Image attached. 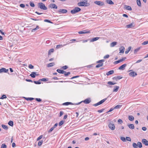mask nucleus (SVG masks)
<instances>
[{
	"instance_id": "1",
	"label": "nucleus",
	"mask_w": 148,
	"mask_h": 148,
	"mask_svg": "<svg viewBox=\"0 0 148 148\" xmlns=\"http://www.w3.org/2000/svg\"><path fill=\"white\" fill-rule=\"evenodd\" d=\"M38 8H40L41 10H46L47 9L45 5L42 3H39L38 4Z\"/></svg>"
},
{
	"instance_id": "2",
	"label": "nucleus",
	"mask_w": 148,
	"mask_h": 148,
	"mask_svg": "<svg viewBox=\"0 0 148 148\" xmlns=\"http://www.w3.org/2000/svg\"><path fill=\"white\" fill-rule=\"evenodd\" d=\"M77 5L79 6L87 7L90 5V4L84 1H81L78 3Z\"/></svg>"
},
{
	"instance_id": "3",
	"label": "nucleus",
	"mask_w": 148,
	"mask_h": 148,
	"mask_svg": "<svg viewBox=\"0 0 148 148\" xmlns=\"http://www.w3.org/2000/svg\"><path fill=\"white\" fill-rule=\"evenodd\" d=\"M81 10V9L78 7H75L73 10L71 11V12L73 14H74L77 13Z\"/></svg>"
},
{
	"instance_id": "4",
	"label": "nucleus",
	"mask_w": 148,
	"mask_h": 148,
	"mask_svg": "<svg viewBox=\"0 0 148 148\" xmlns=\"http://www.w3.org/2000/svg\"><path fill=\"white\" fill-rule=\"evenodd\" d=\"M107 99V98H105L101 100L99 102L93 105V106H99L100 104H101L102 103H103Z\"/></svg>"
},
{
	"instance_id": "5",
	"label": "nucleus",
	"mask_w": 148,
	"mask_h": 148,
	"mask_svg": "<svg viewBox=\"0 0 148 148\" xmlns=\"http://www.w3.org/2000/svg\"><path fill=\"white\" fill-rule=\"evenodd\" d=\"M48 7L49 8H50L51 9H57L58 8L57 6L54 3H51L48 6Z\"/></svg>"
},
{
	"instance_id": "6",
	"label": "nucleus",
	"mask_w": 148,
	"mask_h": 148,
	"mask_svg": "<svg viewBox=\"0 0 148 148\" xmlns=\"http://www.w3.org/2000/svg\"><path fill=\"white\" fill-rule=\"evenodd\" d=\"M94 3L100 6H101L104 5V3L103 2L101 1H94Z\"/></svg>"
},
{
	"instance_id": "7",
	"label": "nucleus",
	"mask_w": 148,
	"mask_h": 148,
	"mask_svg": "<svg viewBox=\"0 0 148 148\" xmlns=\"http://www.w3.org/2000/svg\"><path fill=\"white\" fill-rule=\"evenodd\" d=\"M8 69H6L4 68H2L0 69V73H8Z\"/></svg>"
},
{
	"instance_id": "8",
	"label": "nucleus",
	"mask_w": 148,
	"mask_h": 148,
	"mask_svg": "<svg viewBox=\"0 0 148 148\" xmlns=\"http://www.w3.org/2000/svg\"><path fill=\"white\" fill-rule=\"evenodd\" d=\"M81 103V102H79V103H75V104H74L73 103L71 102H66L64 103L63 104V105H65V106H67V105H70V104L77 105H79V104H80Z\"/></svg>"
},
{
	"instance_id": "9",
	"label": "nucleus",
	"mask_w": 148,
	"mask_h": 148,
	"mask_svg": "<svg viewBox=\"0 0 148 148\" xmlns=\"http://www.w3.org/2000/svg\"><path fill=\"white\" fill-rule=\"evenodd\" d=\"M108 126L111 130H114L115 126L114 123H110L108 125Z\"/></svg>"
},
{
	"instance_id": "10",
	"label": "nucleus",
	"mask_w": 148,
	"mask_h": 148,
	"mask_svg": "<svg viewBox=\"0 0 148 148\" xmlns=\"http://www.w3.org/2000/svg\"><path fill=\"white\" fill-rule=\"evenodd\" d=\"M57 12L59 13H66L67 12V10L66 9H60Z\"/></svg>"
},
{
	"instance_id": "11",
	"label": "nucleus",
	"mask_w": 148,
	"mask_h": 148,
	"mask_svg": "<svg viewBox=\"0 0 148 148\" xmlns=\"http://www.w3.org/2000/svg\"><path fill=\"white\" fill-rule=\"evenodd\" d=\"M91 100H90V98H88L85 99L84 101H82V102H83L85 104H87L91 102Z\"/></svg>"
},
{
	"instance_id": "12",
	"label": "nucleus",
	"mask_w": 148,
	"mask_h": 148,
	"mask_svg": "<svg viewBox=\"0 0 148 148\" xmlns=\"http://www.w3.org/2000/svg\"><path fill=\"white\" fill-rule=\"evenodd\" d=\"M129 75L130 76L133 77L137 75V74L136 72L134 71H132L130 73H129Z\"/></svg>"
},
{
	"instance_id": "13",
	"label": "nucleus",
	"mask_w": 148,
	"mask_h": 148,
	"mask_svg": "<svg viewBox=\"0 0 148 148\" xmlns=\"http://www.w3.org/2000/svg\"><path fill=\"white\" fill-rule=\"evenodd\" d=\"M87 30H85L82 31H80L78 32V33L79 34H87L90 33V31H86Z\"/></svg>"
},
{
	"instance_id": "14",
	"label": "nucleus",
	"mask_w": 148,
	"mask_h": 148,
	"mask_svg": "<svg viewBox=\"0 0 148 148\" xmlns=\"http://www.w3.org/2000/svg\"><path fill=\"white\" fill-rule=\"evenodd\" d=\"M134 23L132 22L130 24L126 25V27L127 28H131L134 27Z\"/></svg>"
},
{
	"instance_id": "15",
	"label": "nucleus",
	"mask_w": 148,
	"mask_h": 148,
	"mask_svg": "<svg viewBox=\"0 0 148 148\" xmlns=\"http://www.w3.org/2000/svg\"><path fill=\"white\" fill-rule=\"evenodd\" d=\"M142 143L146 146L148 145V141L145 139H143L142 140Z\"/></svg>"
},
{
	"instance_id": "16",
	"label": "nucleus",
	"mask_w": 148,
	"mask_h": 148,
	"mask_svg": "<svg viewBox=\"0 0 148 148\" xmlns=\"http://www.w3.org/2000/svg\"><path fill=\"white\" fill-rule=\"evenodd\" d=\"M127 66L126 64H124L119 68V69L121 70H124L125 69V67Z\"/></svg>"
},
{
	"instance_id": "17",
	"label": "nucleus",
	"mask_w": 148,
	"mask_h": 148,
	"mask_svg": "<svg viewBox=\"0 0 148 148\" xmlns=\"http://www.w3.org/2000/svg\"><path fill=\"white\" fill-rule=\"evenodd\" d=\"M36 72H33L30 74V76L32 78H35L36 75H38L36 74Z\"/></svg>"
},
{
	"instance_id": "18",
	"label": "nucleus",
	"mask_w": 148,
	"mask_h": 148,
	"mask_svg": "<svg viewBox=\"0 0 148 148\" xmlns=\"http://www.w3.org/2000/svg\"><path fill=\"white\" fill-rule=\"evenodd\" d=\"M125 48L123 46H121L119 49V53H123L124 52Z\"/></svg>"
},
{
	"instance_id": "19",
	"label": "nucleus",
	"mask_w": 148,
	"mask_h": 148,
	"mask_svg": "<svg viewBox=\"0 0 148 148\" xmlns=\"http://www.w3.org/2000/svg\"><path fill=\"white\" fill-rule=\"evenodd\" d=\"M122 78V77L118 76H115L113 78V79L115 80L116 81H117L118 79H120Z\"/></svg>"
},
{
	"instance_id": "20",
	"label": "nucleus",
	"mask_w": 148,
	"mask_h": 148,
	"mask_svg": "<svg viewBox=\"0 0 148 148\" xmlns=\"http://www.w3.org/2000/svg\"><path fill=\"white\" fill-rule=\"evenodd\" d=\"M56 71L58 73L61 74H64V73H65V72H66V71L60 69H57Z\"/></svg>"
},
{
	"instance_id": "21",
	"label": "nucleus",
	"mask_w": 148,
	"mask_h": 148,
	"mask_svg": "<svg viewBox=\"0 0 148 148\" xmlns=\"http://www.w3.org/2000/svg\"><path fill=\"white\" fill-rule=\"evenodd\" d=\"M67 44H68L66 43L64 45H57L56 47V48L58 49L59 48H61V47H63L64 46L66 45Z\"/></svg>"
},
{
	"instance_id": "22",
	"label": "nucleus",
	"mask_w": 148,
	"mask_h": 148,
	"mask_svg": "<svg viewBox=\"0 0 148 148\" xmlns=\"http://www.w3.org/2000/svg\"><path fill=\"white\" fill-rule=\"evenodd\" d=\"M127 125L131 129H133L134 128V125L133 124H128Z\"/></svg>"
},
{
	"instance_id": "23",
	"label": "nucleus",
	"mask_w": 148,
	"mask_h": 148,
	"mask_svg": "<svg viewBox=\"0 0 148 148\" xmlns=\"http://www.w3.org/2000/svg\"><path fill=\"white\" fill-rule=\"evenodd\" d=\"M125 8L126 10H132V9L131 7L130 6H127V5H125Z\"/></svg>"
},
{
	"instance_id": "24",
	"label": "nucleus",
	"mask_w": 148,
	"mask_h": 148,
	"mask_svg": "<svg viewBox=\"0 0 148 148\" xmlns=\"http://www.w3.org/2000/svg\"><path fill=\"white\" fill-rule=\"evenodd\" d=\"M114 73V71L113 70H110V71H109V72H108L107 73H106V75L107 76H108L112 74L113 73Z\"/></svg>"
},
{
	"instance_id": "25",
	"label": "nucleus",
	"mask_w": 148,
	"mask_h": 148,
	"mask_svg": "<svg viewBox=\"0 0 148 148\" xmlns=\"http://www.w3.org/2000/svg\"><path fill=\"white\" fill-rule=\"evenodd\" d=\"M99 37H96L92 38L90 40V42H92L95 41H96L99 39Z\"/></svg>"
},
{
	"instance_id": "26",
	"label": "nucleus",
	"mask_w": 148,
	"mask_h": 148,
	"mask_svg": "<svg viewBox=\"0 0 148 148\" xmlns=\"http://www.w3.org/2000/svg\"><path fill=\"white\" fill-rule=\"evenodd\" d=\"M128 119L130 121H132L134 120V118L133 116L129 115L128 116Z\"/></svg>"
},
{
	"instance_id": "27",
	"label": "nucleus",
	"mask_w": 148,
	"mask_h": 148,
	"mask_svg": "<svg viewBox=\"0 0 148 148\" xmlns=\"http://www.w3.org/2000/svg\"><path fill=\"white\" fill-rule=\"evenodd\" d=\"M124 60V59H121L115 62H114V64H116L123 61Z\"/></svg>"
},
{
	"instance_id": "28",
	"label": "nucleus",
	"mask_w": 148,
	"mask_h": 148,
	"mask_svg": "<svg viewBox=\"0 0 148 148\" xmlns=\"http://www.w3.org/2000/svg\"><path fill=\"white\" fill-rule=\"evenodd\" d=\"M106 2L107 3L110 5H113L114 3L111 0H106Z\"/></svg>"
},
{
	"instance_id": "29",
	"label": "nucleus",
	"mask_w": 148,
	"mask_h": 148,
	"mask_svg": "<svg viewBox=\"0 0 148 148\" xmlns=\"http://www.w3.org/2000/svg\"><path fill=\"white\" fill-rule=\"evenodd\" d=\"M55 65V64L54 62H52L49 64L47 65V67H51L54 66Z\"/></svg>"
},
{
	"instance_id": "30",
	"label": "nucleus",
	"mask_w": 148,
	"mask_h": 148,
	"mask_svg": "<svg viewBox=\"0 0 148 148\" xmlns=\"http://www.w3.org/2000/svg\"><path fill=\"white\" fill-rule=\"evenodd\" d=\"M48 80V79L44 78L39 80V81L46 82Z\"/></svg>"
},
{
	"instance_id": "31",
	"label": "nucleus",
	"mask_w": 148,
	"mask_h": 148,
	"mask_svg": "<svg viewBox=\"0 0 148 148\" xmlns=\"http://www.w3.org/2000/svg\"><path fill=\"white\" fill-rule=\"evenodd\" d=\"M25 99L27 101H32L34 99V98L32 97H24Z\"/></svg>"
},
{
	"instance_id": "32",
	"label": "nucleus",
	"mask_w": 148,
	"mask_h": 148,
	"mask_svg": "<svg viewBox=\"0 0 148 148\" xmlns=\"http://www.w3.org/2000/svg\"><path fill=\"white\" fill-rule=\"evenodd\" d=\"M8 124L10 126L12 127L14 125L13 121H10L8 123Z\"/></svg>"
},
{
	"instance_id": "33",
	"label": "nucleus",
	"mask_w": 148,
	"mask_h": 148,
	"mask_svg": "<svg viewBox=\"0 0 148 148\" xmlns=\"http://www.w3.org/2000/svg\"><path fill=\"white\" fill-rule=\"evenodd\" d=\"M117 44V42H112L110 44L111 47H114V46Z\"/></svg>"
},
{
	"instance_id": "34",
	"label": "nucleus",
	"mask_w": 148,
	"mask_h": 148,
	"mask_svg": "<svg viewBox=\"0 0 148 148\" xmlns=\"http://www.w3.org/2000/svg\"><path fill=\"white\" fill-rule=\"evenodd\" d=\"M1 126L5 130H7L8 129V127L5 125L2 124Z\"/></svg>"
},
{
	"instance_id": "35",
	"label": "nucleus",
	"mask_w": 148,
	"mask_h": 148,
	"mask_svg": "<svg viewBox=\"0 0 148 148\" xmlns=\"http://www.w3.org/2000/svg\"><path fill=\"white\" fill-rule=\"evenodd\" d=\"M137 5L140 7H141V3L140 0H137Z\"/></svg>"
},
{
	"instance_id": "36",
	"label": "nucleus",
	"mask_w": 148,
	"mask_h": 148,
	"mask_svg": "<svg viewBox=\"0 0 148 148\" xmlns=\"http://www.w3.org/2000/svg\"><path fill=\"white\" fill-rule=\"evenodd\" d=\"M115 87H116V88H114L113 89V92H116L118 91L119 88V87L117 86H115Z\"/></svg>"
},
{
	"instance_id": "37",
	"label": "nucleus",
	"mask_w": 148,
	"mask_h": 148,
	"mask_svg": "<svg viewBox=\"0 0 148 148\" xmlns=\"http://www.w3.org/2000/svg\"><path fill=\"white\" fill-rule=\"evenodd\" d=\"M38 29H39V26L38 25H37L36 28H35L34 29H33L32 30V32H34L35 31H36V30H37Z\"/></svg>"
},
{
	"instance_id": "38",
	"label": "nucleus",
	"mask_w": 148,
	"mask_h": 148,
	"mask_svg": "<svg viewBox=\"0 0 148 148\" xmlns=\"http://www.w3.org/2000/svg\"><path fill=\"white\" fill-rule=\"evenodd\" d=\"M137 146L139 147V148H141L142 147V143L141 142H138L137 143Z\"/></svg>"
},
{
	"instance_id": "39",
	"label": "nucleus",
	"mask_w": 148,
	"mask_h": 148,
	"mask_svg": "<svg viewBox=\"0 0 148 148\" xmlns=\"http://www.w3.org/2000/svg\"><path fill=\"white\" fill-rule=\"evenodd\" d=\"M131 47H129L128 48V49L127 50L125 51V53L126 54H127L128 52H129V51H130V50H131Z\"/></svg>"
},
{
	"instance_id": "40",
	"label": "nucleus",
	"mask_w": 148,
	"mask_h": 148,
	"mask_svg": "<svg viewBox=\"0 0 148 148\" xmlns=\"http://www.w3.org/2000/svg\"><path fill=\"white\" fill-rule=\"evenodd\" d=\"M103 63H99V64L97 65L96 66V68H99V67H100L101 66H103Z\"/></svg>"
},
{
	"instance_id": "41",
	"label": "nucleus",
	"mask_w": 148,
	"mask_h": 148,
	"mask_svg": "<svg viewBox=\"0 0 148 148\" xmlns=\"http://www.w3.org/2000/svg\"><path fill=\"white\" fill-rule=\"evenodd\" d=\"M121 106H122L121 105H117L116 106H115L114 108V109H118L120 107H121Z\"/></svg>"
},
{
	"instance_id": "42",
	"label": "nucleus",
	"mask_w": 148,
	"mask_h": 148,
	"mask_svg": "<svg viewBox=\"0 0 148 148\" xmlns=\"http://www.w3.org/2000/svg\"><path fill=\"white\" fill-rule=\"evenodd\" d=\"M140 47H139L137 48L136 49L134 50V54H136L137 52L140 49Z\"/></svg>"
},
{
	"instance_id": "43",
	"label": "nucleus",
	"mask_w": 148,
	"mask_h": 148,
	"mask_svg": "<svg viewBox=\"0 0 148 148\" xmlns=\"http://www.w3.org/2000/svg\"><path fill=\"white\" fill-rule=\"evenodd\" d=\"M116 84V83L115 82L113 83V82L110 81L108 82V84L109 85H114Z\"/></svg>"
},
{
	"instance_id": "44",
	"label": "nucleus",
	"mask_w": 148,
	"mask_h": 148,
	"mask_svg": "<svg viewBox=\"0 0 148 148\" xmlns=\"http://www.w3.org/2000/svg\"><path fill=\"white\" fill-rule=\"evenodd\" d=\"M44 21L45 22H48V23H51L52 24L53 23L50 21L48 19H45L44 20Z\"/></svg>"
},
{
	"instance_id": "45",
	"label": "nucleus",
	"mask_w": 148,
	"mask_h": 148,
	"mask_svg": "<svg viewBox=\"0 0 148 148\" xmlns=\"http://www.w3.org/2000/svg\"><path fill=\"white\" fill-rule=\"evenodd\" d=\"M54 51V49H51L50 50H49V52H48V55H49L51 54V53L53 52Z\"/></svg>"
},
{
	"instance_id": "46",
	"label": "nucleus",
	"mask_w": 148,
	"mask_h": 148,
	"mask_svg": "<svg viewBox=\"0 0 148 148\" xmlns=\"http://www.w3.org/2000/svg\"><path fill=\"white\" fill-rule=\"evenodd\" d=\"M104 60H101L97 61V63H102V62H104Z\"/></svg>"
},
{
	"instance_id": "47",
	"label": "nucleus",
	"mask_w": 148,
	"mask_h": 148,
	"mask_svg": "<svg viewBox=\"0 0 148 148\" xmlns=\"http://www.w3.org/2000/svg\"><path fill=\"white\" fill-rule=\"evenodd\" d=\"M7 146L5 144H3L1 146V148H6Z\"/></svg>"
},
{
	"instance_id": "48",
	"label": "nucleus",
	"mask_w": 148,
	"mask_h": 148,
	"mask_svg": "<svg viewBox=\"0 0 148 148\" xmlns=\"http://www.w3.org/2000/svg\"><path fill=\"white\" fill-rule=\"evenodd\" d=\"M6 97H7L5 95H3L1 97V98H0V99H4L6 98Z\"/></svg>"
},
{
	"instance_id": "49",
	"label": "nucleus",
	"mask_w": 148,
	"mask_h": 148,
	"mask_svg": "<svg viewBox=\"0 0 148 148\" xmlns=\"http://www.w3.org/2000/svg\"><path fill=\"white\" fill-rule=\"evenodd\" d=\"M64 122V121L63 120L61 121L59 123V125L60 126L62 125V124H63Z\"/></svg>"
},
{
	"instance_id": "50",
	"label": "nucleus",
	"mask_w": 148,
	"mask_h": 148,
	"mask_svg": "<svg viewBox=\"0 0 148 148\" xmlns=\"http://www.w3.org/2000/svg\"><path fill=\"white\" fill-rule=\"evenodd\" d=\"M121 139L123 142H126V139L124 137H121Z\"/></svg>"
},
{
	"instance_id": "51",
	"label": "nucleus",
	"mask_w": 148,
	"mask_h": 148,
	"mask_svg": "<svg viewBox=\"0 0 148 148\" xmlns=\"http://www.w3.org/2000/svg\"><path fill=\"white\" fill-rule=\"evenodd\" d=\"M133 146L134 148H137V144L135 143H133Z\"/></svg>"
},
{
	"instance_id": "52",
	"label": "nucleus",
	"mask_w": 148,
	"mask_h": 148,
	"mask_svg": "<svg viewBox=\"0 0 148 148\" xmlns=\"http://www.w3.org/2000/svg\"><path fill=\"white\" fill-rule=\"evenodd\" d=\"M34 82L36 84H41V83L40 82V81H34Z\"/></svg>"
},
{
	"instance_id": "53",
	"label": "nucleus",
	"mask_w": 148,
	"mask_h": 148,
	"mask_svg": "<svg viewBox=\"0 0 148 148\" xmlns=\"http://www.w3.org/2000/svg\"><path fill=\"white\" fill-rule=\"evenodd\" d=\"M126 141L127 140L129 141H131V139L130 138V137L126 136Z\"/></svg>"
},
{
	"instance_id": "54",
	"label": "nucleus",
	"mask_w": 148,
	"mask_h": 148,
	"mask_svg": "<svg viewBox=\"0 0 148 148\" xmlns=\"http://www.w3.org/2000/svg\"><path fill=\"white\" fill-rule=\"evenodd\" d=\"M42 140H40L39 141L38 144V145L39 146H40L42 145Z\"/></svg>"
},
{
	"instance_id": "55",
	"label": "nucleus",
	"mask_w": 148,
	"mask_h": 148,
	"mask_svg": "<svg viewBox=\"0 0 148 148\" xmlns=\"http://www.w3.org/2000/svg\"><path fill=\"white\" fill-rule=\"evenodd\" d=\"M147 44H148V41H144L142 44V45H145Z\"/></svg>"
},
{
	"instance_id": "56",
	"label": "nucleus",
	"mask_w": 148,
	"mask_h": 148,
	"mask_svg": "<svg viewBox=\"0 0 148 148\" xmlns=\"http://www.w3.org/2000/svg\"><path fill=\"white\" fill-rule=\"evenodd\" d=\"M30 5L32 7H34L35 6L33 2H30Z\"/></svg>"
},
{
	"instance_id": "57",
	"label": "nucleus",
	"mask_w": 148,
	"mask_h": 148,
	"mask_svg": "<svg viewBox=\"0 0 148 148\" xmlns=\"http://www.w3.org/2000/svg\"><path fill=\"white\" fill-rule=\"evenodd\" d=\"M68 68V66L66 65L62 67V69L63 70H66Z\"/></svg>"
},
{
	"instance_id": "58",
	"label": "nucleus",
	"mask_w": 148,
	"mask_h": 148,
	"mask_svg": "<svg viewBox=\"0 0 148 148\" xmlns=\"http://www.w3.org/2000/svg\"><path fill=\"white\" fill-rule=\"evenodd\" d=\"M28 67L30 69H33L34 68V66L31 64H29V65Z\"/></svg>"
},
{
	"instance_id": "59",
	"label": "nucleus",
	"mask_w": 148,
	"mask_h": 148,
	"mask_svg": "<svg viewBox=\"0 0 148 148\" xmlns=\"http://www.w3.org/2000/svg\"><path fill=\"white\" fill-rule=\"evenodd\" d=\"M118 123L120 124H121L123 123L122 120L121 119H119L118 121Z\"/></svg>"
},
{
	"instance_id": "60",
	"label": "nucleus",
	"mask_w": 148,
	"mask_h": 148,
	"mask_svg": "<svg viewBox=\"0 0 148 148\" xmlns=\"http://www.w3.org/2000/svg\"><path fill=\"white\" fill-rule=\"evenodd\" d=\"M54 128L53 127H51L48 131V132L49 133L51 132L54 129Z\"/></svg>"
},
{
	"instance_id": "61",
	"label": "nucleus",
	"mask_w": 148,
	"mask_h": 148,
	"mask_svg": "<svg viewBox=\"0 0 148 148\" xmlns=\"http://www.w3.org/2000/svg\"><path fill=\"white\" fill-rule=\"evenodd\" d=\"M114 109V108H111L109 110V111H108L106 112V113L111 112V111H112Z\"/></svg>"
},
{
	"instance_id": "62",
	"label": "nucleus",
	"mask_w": 148,
	"mask_h": 148,
	"mask_svg": "<svg viewBox=\"0 0 148 148\" xmlns=\"http://www.w3.org/2000/svg\"><path fill=\"white\" fill-rule=\"evenodd\" d=\"M36 100L38 102H40L42 101L41 99L40 98H36Z\"/></svg>"
},
{
	"instance_id": "63",
	"label": "nucleus",
	"mask_w": 148,
	"mask_h": 148,
	"mask_svg": "<svg viewBox=\"0 0 148 148\" xmlns=\"http://www.w3.org/2000/svg\"><path fill=\"white\" fill-rule=\"evenodd\" d=\"M104 110V109H103L101 110H99L97 111V112L99 113H101L103 112V111Z\"/></svg>"
},
{
	"instance_id": "64",
	"label": "nucleus",
	"mask_w": 148,
	"mask_h": 148,
	"mask_svg": "<svg viewBox=\"0 0 148 148\" xmlns=\"http://www.w3.org/2000/svg\"><path fill=\"white\" fill-rule=\"evenodd\" d=\"M109 55H107L104 57L103 58L104 59L108 58H109Z\"/></svg>"
}]
</instances>
